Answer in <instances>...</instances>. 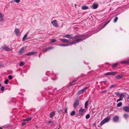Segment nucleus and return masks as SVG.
<instances>
[{"mask_svg": "<svg viewBox=\"0 0 129 129\" xmlns=\"http://www.w3.org/2000/svg\"><path fill=\"white\" fill-rule=\"evenodd\" d=\"M14 32L16 36H19L20 34L19 30L18 28H15L14 30Z\"/></svg>", "mask_w": 129, "mask_h": 129, "instance_id": "423d86ee", "label": "nucleus"}, {"mask_svg": "<svg viewBox=\"0 0 129 129\" xmlns=\"http://www.w3.org/2000/svg\"><path fill=\"white\" fill-rule=\"evenodd\" d=\"M129 115L127 114H124L123 115V117L124 118L126 119L128 117Z\"/></svg>", "mask_w": 129, "mask_h": 129, "instance_id": "4be33fe9", "label": "nucleus"}, {"mask_svg": "<svg viewBox=\"0 0 129 129\" xmlns=\"http://www.w3.org/2000/svg\"><path fill=\"white\" fill-rule=\"evenodd\" d=\"M54 48V47H49L48 48H46L44 49L43 50V51L44 52H45L46 51L48 50H51L52 49Z\"/></svg>", "mask_w": 129, "mask_h": 129, "instance_id": "ddd939ff", "label": "nucleus"}, {"mask_svg": "<svg viewBox=\"0 0 129 129\" xmlns=\"http://www.w3.org/2000/svg\"><path fill=\"white\" fill-rule=\"evenodd\" d=\"M124 96V95L122 93L120 94H119V95L120 98L119 99H118L117 100V102H118L119 101H121L122 100Z\"/></svg>", "mask_w": 129, "mask_h": 129, "instance_id": "39448f33", "label": "nucleus"}, {"mask_svg": "<svg viewBox=\"0 0 129 129\" xmlns=\"http://www.w3.org/2000/svg\"><path fill=\"white\" fill-rule=\"evenodd\" d=\"M56 41V40L55 39H53L51 40V43L52 42H54Z\"/></svg>", "mask_w": 129, "mask_h": 129, "instance_id": "4c0bfd02", "label": "nucleus"}, {"mask_svg": "<svg viewBox=\"0 0 129 129\" xmlns=\"http://www.w3.org/2000/svg\"><path fill=\"white\" fill-rule=\"evenodd\" d=\"M87 89L86 88H84L81 90H80L79 91L78 93V94L79 95H80L82 94H83L84 92Z\"/></svg>", "mask_w": 129, "mask_h": 129, "instance_id": "0eeeda50", "label": "nucleus"}, {"mask_svg": "<svg viewBox=\"0 0 129 129\" xmlns=\"http://www.w3.org/2000/svg\"><path fill=\"white\" fill-rule=\"evenodd\" d=\"M60 40L65 43H69L70 42L69 40L66 39H60Z\"/></svg>", "mask_w": 129, "mask_h": 129, "instance_id": "9b49d317", "label": "nucleus"}, {"mask_svg": "<svg viewBox=\"0 0 129 129\" xmlns=\"http://www.w3.org/2000/svg\"><path fill=\"white\" fill-rule=\"evenodd\" d=\"M8 82L9 81L8 80H6L4 81V83L6 84H7Z\"/></svg>", "mask_w": 129, "mask_h": 129, "instance_id": "e433bc0d", "label": "nucleus"}, {"mask_svg": "<svg viewBox=\"0 0 129 129\" xmlns=\"http://www.w3.org/2000/svg\"><path fill=\"white\" fill-rule=\"evenodd\" d=\"M1 84L0 83V87H1Z\"/></svg>", "mask_w": 129, "mask_h": 129, "instance_id": "864d4df0", "label": "nucleus"}, {"mask_svg": "<svg viewBox=\"0 0 129 129\" xmlns=\"http://www.w3.org/2000/svg\"><path fill=\"white\" fill-rule=\"evenodd\" d=\"M55 114V112L54 111L51 112L50 114V117L51 118H52L54 116Z\"/></svg>", "mask_w": 129, "mask_h": 129, "instance_id": "a211bd4d", "label": "nucleus"}, {"mask_svg": "<svg viewBox=\"0 0 129 129\" xmlns=\"http://www.w3.org/2000/svg\"><path fill=\"white\" fill-rule=\"evenodd\" d=\"M90 117V115L89 114H87L85 116V117L86 119H88Z\"/></svg>", "mask_w": 129, "mask_h": 129, "instance_id": "2f4dec72", "label": "nucleus"}, {"mask_svg": "<svg viewBox=\"0 0 129 129\" xmlns=\"http://www.w3.org/2000/svg\"><path fill=\"white\" fill-rule=\"evenodd\" d=\"M122 105V103L121 102H120L117 104V106L118 107H120Z\"/></svg>", "mask_w": 129, "mask_h": 129, "instance_id": "bb28decb", "label": "nucleus"}, {"mask_svg": "<svg viewBox=\"0 0 129 129\" xmlns=\"http://www.w3.org/2000/svg\"><path fill=\"white\" fill-rule=\"evenodd\" d=\"M36 127L37 128V126H36Z\"/></svg>", "mask_w": 129, "mask_h": 129, "instance_id": "4d7b16f0", "label": "nucleus"}, {"mask_svg": "<svg viewBox=\"0 0 129 129\" xmlns=\"http://www.w3.org/2000/svg\"><path fill=\"white\" fill-rule=\"evenodd\" d=\"M118 64V63H114L112 66V67L113 68L115 67H116L117 66Z\"/></svg>", "mask_w": 129, "mask_h": 129, "instance_id": "393cba45", "label": "nucleus"}, {"mask_svg": "<svg viewBox=\"0 0 129 129\" xmlns=\"http://www.w3.org/2000/svg\"><path fill=\"white\" fill-rule=\"evenodd\" d=\"M119 119V117L118 116H115L113 118V120L114 122H117L118 121Z\"/></svg>", "mask_w": 129, "mask_h": 129, "instance_id": "9d476101", "label": "nucleus"}, {"mask_svg": "<svg viewBox=\"0 0 129 129\" xmlns=\"http://www.w3.org/2000/svg\"><path fill=\"white\" fill-rule=\"evenodd\" d=\"M24 49V48L23 47L22 48L19 52V54H21L23 53Z\"/></svg>", "mask_w": 129, "mask_h": 129, "instance_id": "aec40b11", "label": "nucleus"}, {"mask_svg": "<svg viewBox=\"0 0 129 129\" xmlns=\"http://www.w3.org/2000/svg\"><path fill=\"white\" fill-rule=\"evenodd\" d=\"M56 45H57L59 46H63V44H56Z\"/></svg>", "mask_w": 129, "mask_h": 129, "instance_id": "c03bdc74", "label": "nucleus"}, {"mask_svg": "<svg viewBox=\"0 0 129 129\" xmlns=\"http://www.w3.org/2000/svg\"><path fill=\"white\" fill-rule=\"evenodd\" d=\"M89 36L85 37L84 35H76L73 38V41L71 42L69 44L63 45V46H67L70 45L76 44V43L80 42L83 40L88 37Z\"/></svg>", "mask_w": 129, "mask_h": 129, "instance_id": "f257e3e1", "label": "nucleus"}, {"mask_svg": "<svg viewBox=\"0 0 129 129\" xmlns=\"http://www.w3.org/2000/svg\"><path fill=\"white\" fill-rule=\"evenodd\" d=\"M24 63L23 62H21L20 63L19 66H23L24 64Z\"/></svg>", "mask_w": 129, "mask_h": 129, "instance_id": "7c9ffc66", "label": "nucleus"}, {"mask_svg": "<svg viewBox=\"0 0 129 129\" xmlns=\"http://www.w3.org/2000/svg\"><path fill=\"white\" fill-rule=\"evenodd\" d=\"M122 76L121 75H119L116 77V79H120L122 78Z\"/></svg>", "mask_w": 129, "mask_h": 129, "instance_id": "6ab92c4d", "label": "nucleus"}, {"mask_svg": "<svg viewBox=\"0 0 129 129\" xmlns=\"http://www.w3.org/2000/svg\"><path fill=\"white\" fill-rule=\"evenodd\" d=\"M3 127L2 126H0V129H3Z\"/></svg>", "mask_w": 129, "mask_h": 129, "instance_id": "3c124183", "label": "nucleus"}, {"mask_svg": "<svg viewBox=\"0 0 129 129\" xmlns=\"http://www.w3.org/2000/svg\"><path fill=\"white\" fill-rule=\"evenodd\" d=\"M85 112V110L84 109H80L79 110V114L81 115H83Z\"/></svg>", "mask_w": 129, "mask_h": 129, "instance_id": "1a4fd4ad", "label": "nucleus"}, {"mask_svg": "<svg viewBox=\"0 0 129 129\" xmlns=\"http://www.w3.org/2000/svg\"><path fill=\"white\" fill-rule=\"evenodd\" d=\"M122 64H124L126 63L129 64V60L127 61H123L120 62Z\"/></svg>", "mask_w": 129, "mask_h": 129, "instance_id": "f3484780", "label": "nucleus"}, {"mask_svg": "<svg viewBox=\"0 0 129 129\" xmlns=\"http://www.w3.org/2000/svg\"><path fill=\"white\" fill-rule=\"evenodd\" d=\"M116 86V85H115V84H113V85H112L111 86H110V88H114V87H115Z\"/></svg>", "mask_w": 129, "mask_h": 129, "instance_id": "473e14b6", "label": "nucleus"}, {"mask_svg": "<svg viewBox=\"0 0 129 129\" xmlns=\"http://www.w3.org/2000/svg\"><path fill=\"white\" fill-rule=\"evenodd\" d=\"M66 35L65 37L68 38V35Z\"/></svg>", "mask_w": 129, "mask_h": 129, "instance_id": "49530a36", "label": "nucleus"}, {"mask_svg": "<svg viewBox=\"0 0 129 129\" xmlns=\"http://www.w3.org/2000/svg\"><path fill=\"white\" fill-rule=\"evenodd\" d=\"M110 117L109 116H108L102 121L101 123V125H102L105 123L108 122L110 120Z\"/></svg>", "mask_w": 129, "mask_h": 129, "instance_id": "f03ea898", "label": "nucleus"}, {"mask_svg": "<svg viewBox=\"0 0 129 129\" xmlns=\"http://www.w3.org/2000/svg\"><path fill=\"white\" fill-rule=\"evenodd\" d=\"M88 102L87 101L85 103V108H86L87 107V106L88 105Z\"/></svg>", "mask_w": 129, "mask_h": 129, "instance_id": "72a5a7b5", "label": "nucleus"}, {"mask_svg": "<svg viewBox=\"0 0 129 129\" xmlns=\"http://www.w3.org/2000/svg\"><path fill=\"white\" fill-rule=\"evenodd\" d=\"M118 19V18L117 17H116L114 19V22L115 23L117 21V20Z\"/></svg>", "mask_w": 129, "mask_h": 129, "instance_id": "c756f323", "label": "nucleus"}, {"mask_svg": "<svg viewBox=\"0 0 129 129\" xmlns=\"http://www.w3.org/2000/svg\"><path fill=\"white\" fill-rule=\"evenodd\" d=\"M8 77L10 80L11 79H12V76L11 75H9Z\"/></svg>", "mask_w": 129, "mask_h": 129, "instance_id": "58836bf2", "label": "nucleus"}, {"mask_svg": "<svg viewBox=\"0 0 129 129\" xmlns=\"http://www.w3.org/2000/svg\"><path fill=\"white\" fill-rule=\"evenodd\" d=\"M2 67V65L0 63V68H1Z\"/></svg>", "mask_w": 129, "mask_h": 129, "instance_id": "09e8293b", "label": "nucleus"}, {"mask_svg": "<svg viewBox=\"0 0 129 129\" xmlns=\"http://www.w3.org/2000/svg\"><path fill=\"white\" fill-rule=\"evenodd\" d=\"M27 34H26L24 36L23 39L22 41H25L26 40V38L27 37Z\"/></svg>", "mask_w": 129, "mask_h": 129, "instance_id": "5701e85b", "label": "nucleus"}, {"mask_svg": "<svg viewBox=\"0 0 129 129\" xmlns=\"http://www.w3.org/2000/svg\"><path fill=\"white\" fill-rule=\"evenodd\" d=\"M88 8V7L86 6H83L82 8V9L83 10H86Z\"/></svg>", "mask_w": 129, "mask_h": 129, "instance_id": "b1692460", "label": "nucleus"}, {"mask_svg": "<svg viewBox=\"0 0 129 129\" xmlns=\"http://www.w3.org/2000/svg\"><path fill=\"white\" fill-rule=\"evenodd\" d=\"M123 110L127 112H129V107L127 106H126L124 107L123 108Z\"/></svg>", "mask_w": 129, "mask_h": 129, "instance_id": "f8f14e48", "label": "nucleus"}, {"mask_svg": "<svg viewBox=\"0 0 129 129\" xmlns=\"http://www.w3.org/2000/svg\"><path fill=\"white\" fill-rule=\"evenodd\" d=\"M58 112L60 114H61L62 113V110L61 109H60L58 111Z\"/></svg>", "mask_w": 129, "mask_h": 129, "instance_id": "ea45409f", "label": "nucleus"}, {"mask_svg": "<svg viewBox=\"0 0 129 129\" xmlns=\"http://www.w3.org/2000/svg\"><path fill=\"white\" fill-rule=\"evenodd\" d=\"M75 113V112L74 111H72L70 115L71 116H73L74 115Z\"/></svg>", "mask_w": 129, "mask_h": 129, "instance_id": "cd10ccee", "label": "nucleus"}, {"mask_svg": "<svg viewBox=\"0 0 129 129\" xmlns=\"http://www.w3.org/2000/svg\"><path fill=\"white\" fill-rule=\"evenodd\" d=\"M117 73V72L112 71L107 73H106L105 74L106 75H116Z\"/></svg>", "mask_w": 129, "mask_h": 129, "instance_id": "20e7f679", "label": "nucleus"}, {"mask_svg": "<svg viewBox=\"0 0 129 129\" xmlns=\"http://www.w3.org/2000/svg\"><path fill=\"white\" fill-rule=\"evenodd\" d=\"M79 104V101L78 100H76L74 104V108H75L76 107L78 106Z\"/></svg>", "mask_w": 129, "mask_h": 129, "instance_id": "2eb2a0df", "label": "nucleus"}, {"mask_svg": "<svg viewBox=\"0 0 129 129\" xmlns=\"http://www.w3.org/2000/svg\"><path fill=\"white\" fill-rule=\"evenodd\" d=\"M128 99H129V96H128L127 97Z\"/></svg>", "mask_w": 129, "mask_h": 129, "instance_id": "6e6d98bb", "label": "nucleus"}, {"mask_svg": "<svg viewBox=\"0 0 129 129\" xmlns=\"http://www.w3.org/2000/svg\"><path fill=\"white\" fill-rule=\"evenodd\" d=\"M105 91H103V92H105Z\"/></svg>", "mask_w": 129, "mask_h": 129, "instance_id": "5fc2aeb1", "label": "nucleus"}, {"mask_svg": "<svg viewBox=\"0 0 129 129\" xmlns=\"http://www.w3.org/2000/svg\"><path fill=\"white\" fill-rule=\"evenodd\" d=\"M67 109L66 108V109L64 111L65 113H67Z\"/></svg>", "mask_w": 129, "mask_h": 129, "instance_id": "a18cd8bd", "label": "nucleus"}, {"mask_svg": "<svg viewBox=\"0 0 129 129\" xmlns=\"http://www.w3.org/2000/svg\"><path fill=\"white\" fill-rule=\"evenodd\" d=\"M92 7L93 9H96L98 7V5L96 4H94L93 5Z\"/></svg>", "mask_w": 129, "mask_h": 129, "instance_id": "412c9836", "label": "nucleus"}, {"mask_svg": "<svg viewBox=\"0 0 129 129\" xmlns=\"http://www.w3.org/2000/svg\"><path fill=\"white\" fill-rule=\"evenodd\" d=\"M31 117H30L29 118L24 119L23 120V121H29L31 119Z\"/></svg>", "mask_w": 129, "mask_h": 129, "instance_id": "c85d7f7f", "label": "nucleus"}, {"mask_svg": "<svg viewBox=\"0 0 129 129\" xmlns=\"http://www.w3.org/2000/svg\"><path fill=\"white\" fill-rule=\"evenodd\" d=\"M4 17V15L0 12V21H3Z\"/></svg>", "mask_w": 129, "mask_h": 129, "instance_id": "dca6fc26", "label": "nucleus"}, {"mask_svg": "<svg viewBox=\"0 0 129 129\" xmlns=\"http://www.w3.org/2000/svg\"><path fill=\"white\" fill-rule=\"evenodd\" d=\"M52 24L54 27H58V24L56 20H54L51 22Z\"/></svg>", "mask_w": 129, "mask_h": 129, "instance_id": "7ed1b4c3", "label": "nucleus"}, {"mask_svg": "<svg viewBox=\"0 0 129 129\" xmlns=\"http://www.w3.org/2000/svg\"><path fill=\"white\" fill-rule=\"evenodd\" d=\"M115 94L117 95L118 96L119 94V95L120 94H119L117 92H116L115 93Z\"/></svg>", "mask_w": 129, "mask_h": 129, "instance_id": "37998d69", "label": "nucleus"}, {"mask_svg": "<svg viewBox=\"0 0 129 129\" xmlns=\"http://www.w3.org/2000/svg\"><path fill=\"white\" fill-rule=\"evenodd\" d=\"M76 81V80H75L73 82H72L71 83V84H72V83H73V82H75Z\"/></svg>", "mask_w": 129, "mask_h": 129, "instance_id": "de8ad7c7", "label": "nucleus"}, {"mask_svg": "<svg viewBox=\"0 0 129 129\" xmlns=\"http://www.w3.org/2000/svg\"><path fill=\"white\" fill-rule=\"evenodd\" d=\"M2 49H4L6 51H10L11 50H12L10 48H9L8 47H7L6 46H4L2 48Z\"/></svg>", "mask_w": 129, "mask_h": 129, "instance_id": "4468645a", "label": "nucleus"}, {"mask_svg": "<svg viewBox=\"0 0 129 129\" xmlns=\"http://www.w3.org/2000/svg\"><path fill=\"white\" fill-rule=\"evenodd\" d=\"M5 88V87L4 86H2L1 88V90L2 91H3L4 90Z\"/></svg>", "mask_w": 129, "mask_h": 129, "instance_id": "f704fd0d", "label": "nucleus"}, {"mask_svg": "<svg viewBox=\"0 0 129 129\" xmlns=\"http://www.w3.org/2000/svg\"><path fill=\"white\" fill-rule=\"evenodd\" d=\"M37 53L36 52H28L25 54L26 55L30 56L31 55H33Z\"/></svg>", "mask_w": 129, "mask_h": 129, "instance_id": "6e6552de", "label": "nucleus"}, {"mask_svg": "<svg viewBox=\"0 0 129 129\" xmlns=\"http://www.w3.org/2000/svg\"><path fill=\"white\" fill-rule=\"evenodd\" d=\"M65 36H66V35H64L63 36V38H64V37H65Z\"/></svg>", "mask_w": 129, "mask_h": 129, "instance_id": "603ef678", "label": "nucleus"}, {"mask_svg": "<svg viewBox=\"0 0 129 129\" xmlns=\"http://www.w3.org/2000/svg\"><path fill=\"white\" fill-rule=\"evenodd\" d=\"M25 124V123H24V122H23V123L22 125L23 126V125H24Z\"/></svg>", "mask_w": 129, "mask_h": 129, "instance_id": "8fccbe9b", "label": "nucleus"}, {"mask_svg": "<svg viewBox=\"0 0 129 129\" xmlns=\"http://www.w3.org/2000/svg\"><path fill=\"white\" fill-rule=\"evenodd\" d=\"M110 20H109L108 21H107L105 23L106 24V25H107L109 23V22H110Z\"/></svg>", "mask_w": 129, "mask_h": 129, "instance_id": "79ce46f5", "label": "nucleus"}, {"mask_svg": "<svg viewBox=\"0 0 129 129\" xmlns=\"http://www.w3.org/2000/svg\"><path fill=\"white\" fill-rule=\"evenodd\" d=\"M14 2H15L17 3H19L20 2V0H14L13 1Z\"/></svg>", "mask_w": 129, "mask_h": 129, "instance_id": "c9c22d12", "label": "nucleus"}, {"mask_svg": "<svg viewBox=\"0 0 129 129\" xmlns=\"http://www.w3.org/2000/svg\"><path fill=\"white\" fill-rule=\"evenodd\" d=\"M106 25V23H105L104 25L103 26V27L101 29H103V28H104V27H105L106 25Z\"/></svg>", "mask_w": 129, "mask_h": 129, "instance_id": "a19ab883", "label": "nucleus"}, {"mask_svg": "<svg viewBox=\"0 0 129 129\" xmlns=\"http://www.w3.org/2000/svg\"><path fill=\"white\" fill-rule=\"evenodd\" d=\"M74 37H73V35H72L71 34V35H68V38H69V39H72V38L73 39V38Z\"/></svg>", "mask_w": 129, "mask_h": 129, "instance_id": "a878e982", "label": "nucleus"}]
</instances>
